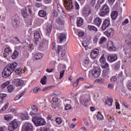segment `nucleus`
Instances as JSON below:
<instances>
[{
    "mask_svg": "<svg viewBox=\"0 0 131 131\" xmlns=\"http://www.w3.org/2000/svg\"><path fill=\"white\" fill-rule=\"evenodd\" d=\"M17 66H18V64L16 62H13L6 66L2 72L3 77L5 78L9 77L13 73L14 70L16 69Z\"/></svg>",
    "mask_w": 131,
    "mask_h": 131,
    "instance_id": "1",
    "label": "nucleus"
},
{
    "mask_svg": "<svg viewBox=\"0 0 131 131\" xmlns=\"http://www.w3.org/2000/svg\"><path fill=\"white\" fill-rule=\"evenodd\" d=\"M32 122L36 126H40L46 124V121L45 119L39 117H34L33 118Z\"/></svg>",
    "mask_w": 131,
    "mask_h": 131,
    "instance_id": "2",
    "label": "nucleus"
},
{
    "mask_svg": "<svg viewBox=\"0 0 131 131\" xmlns=\"http://www.w3.org/2000/svg\"><path fill=\"white\" fill-rule=\"evenodd\" d=\"M100 12L99 13L101 17H104L106 15L109 14V6L107 5H104L101 7L100 10Z\"/></svg>",
    "mask_w": 131,
    "mask_h": 131,
    "instance_id": "3",
    "label": "nucleus"
},
{
    "mask_svg": "<svg viewBox=\"0 0 131 131\" xmlns=\"http://www.w3.org/2000/svg\"><path fill=\"white\" fill-rule=\"evenodd\" d=\"M21 131H33V125L29 122H26L23 125Z\"/></svg>",
    "mask_w": 131,
    "mask_h": 131,
    "instance_id": "4",
    "label": "nucleus"
},
{
    "mask_svg": "<svg viewBox=\"0 0 131 131\" xmlns=\"http://www.w3.org/2000/svg\"><path fill=\"white\" fill-rule=\"evenodd\" d=\"M101 74V70H100V68L97 69L91 70L89 71V76H94V77H99Z\"/></svg>",
    "mask_w": 131,
    "mask_h": 131,
    "instance_id": "5",
    "label": "nucleus"
},
{
    "mask_svg": "<svg viewBox=\"0 0 131 131\" xmlns=\"http://www.w3.org/2000/svg\"><path fill=\"white\" fill-rule=\"evenodd\" d=\"M18 121L17 119L14 120L10 124L9 126H8L9 130L12 131L14 130L15 128H17L18 125Z\"/></svg>",
    "mask_w": 131,
    "mask_h": 131,
    "instance_id": "6",
    "label": "nucleus"
},
{
    "mask_svg": "<svg viewBox=\"0 0 131 131\" xmlns=\"http://www.w3.org/2000/svg\"><path fill=\"white\" fill-rule=\"evenodd\" d=\"M65 4V7L67 10L70 11L72 9H73V6H72V2L71 0H63Z\"/></svg>",
    "mask_w": 131,
    "mask_h": 131,
    "instance_id": "7",
    "label": "nucleus"
},
{
    "mask_svg": "<svg viewBox=\"0 0 131 131\" xmlns=\"http://www.w3.org/2000/svg\"><path fill=\"white\" fill-rule=\"evenodd\" d=\"M100 62L101 63L102 68H108L109 64L106 62V59L104 57V55L102 56L100 59Z\"/></svg>",
    "mask_w": 131,
    "mask_h": 131,
    "instance_id": "8",
    "label": "nucleus"
},
{
    "mask_svg": "<svg viewBox=\"0 0 131 131\" xmlns=\"http://www.w3.org/2000/svg\"><path fill=\"white\" fill-rule=\"evenodd\" d=\"M12 83L15 86H21V85H23L24 84V81L23 80L16 79L13 80Z\"/></svg>",
    "mask_w": 131,
    "mask_h": 131,
    "instance_id": "9",
    "label": "nucleus"
},
{
    "mask_svg": "<svg viewBox=\"0 0 131 131\" xmlns=\"http://www.w3.org/2000/svg\"><path fill=\"white\" fill-rule=\"evenodd\" d=\"M98 55H99V49H95L91 52L90 56L92 59H97V58H98Z\"/></svg>",
    "mask_w": 131,
    "mask_h": 131,
    "instance_id": "10",
    "label": "nucleus"
},
{
    "mask_svg": "<svg viewBox=\"0 0 131 131\" xmlns=\"http://www.w3.org/2000/svg\"><path fill=\"white\" fill-rule=\"evenodd\" d=\"M109 25H110V20L109 19H105L101 27L102 30H106V29L109 27Z\"/></svg>",
    "mask_w": 131,
    "mask_h": 131,
    "instance_id": "11",
    "label": "nucleus"
},
{
    "mask_svg": "<svg viewBox=\"0 0 131 131\" xmlns=\"http://www.w3.org/2000/svg\"><path fill=\"white\" fill-rule=\"evenodd\" d=\"M58 38L60 41V42L62 43V42L66 40V38H67V37H66V35L65 34L60 33L58 36Z\"/></svg>",
    "mask_w": 131,
    "mask_h": 131,
    "instance_id": "12",
    "label": "nucleus"
},
{
    "mask_svg": "<svg viewBox=\"0 0 131 131\" xmlns=\"http://www.w3.org/2000/svg\"><path fill=\"white\" fill-rule=\"evenodd\" d=\"M61 52V56L64 57L66 54V49L63 48L62 46H58L57 49V53H60Z\"/></svg>",
    "mask_w": 131,
    "mask_h": 131,
    "instance_id": "13",
    "label": "nucleus"
},
{
    "mask_svg": "<svg viewBox=\"0 0 131 131\" xmlns=\"http://www.w3.org/2000/svg\"><path fill=\"white\" fill-rule=\"evenodd\" d=\"M107 48L111 52L116 51V47L114 46V43L111 41L107 44Z\"/></svg>",
    "mask_w": 131,
    "mask_h": 131,
    "instance_id": "14",
    "label": "nucleus"
},
{
    "mask_svg": "<svg viewBox=\"0 0 131 131\" xmlns=\"http://www.w3.org/2000/svg\"><path fill=\"white\" fill-rule=\"evenodd\" d=\"M19 24H20V23L18 19V17H14L12 20V25H13V27L14 28H17L18 26H19Z\"/></svg>",
    "mask_w": 131,
    "mask_h": 131,
    "instance_id": "15",
    "label": "nucleus"
},
{
    "mask_svg": "<svg viewBox=\"0 0 131 131\" xmlns=\"http://www.w3.org/2000/svg\"><path fill=\"white\" fill-rule=\"evenodd\" d=\"M107 60L108 62H115V61L117 60V56H116L115 54L109 55L107 57Z\"/></svg>",
    "mask_w": 131,
    "mask_h": 131,
    "instance_id": "16",
    "label": "nucleus"
},
{
    "mask_svg": "<svg viewBox=\"0 0 131 131\" xmlns=\"http://www.w3.org/2000/svg\"><path fill=\"white\" fill-rule=\"evenodd\" d=\"M83 19H82V18L77 17L76 22L77 26H78V27H80V26H82V25H83Z\"/></svg>",
    "mask_w": 131,
    "mask_h": 131,
    "instance_id": "17",
    "label": "nucleus"
},
{
    "mask_svg": "<svg viewBox=\"0 0 131 131\" xmlns=\"http://www.w3.org/2000/svg\"><path fill=\"white\" fill-rule=\"evenodd\" d=\"M94 23L95 25H97V26H101V24H102V19L99 17H97L95 20Z\"/></svg>",
    "mask_w": 131,
    "mask_h": 131,
    "instance_id": "18",
    "label": "nucleus"
},
{
    "mask_svg": "<svg viewBox=\"0 0 131 131\" xmlns=\"http://www.w3.org/2000/svg\"><path fill=\"white\" fill-rule=\"evenodd\" d=\"M113 102V99L111 98H107L104 104L105 105H107V106H112V103Z\"/></svg>",
    "mask_w": 131,
    "mask_h": 131,
    "instance_id": "19",
    "label": "nucleus"
},
{
    "mask_svg": "<svg viewBox=\"0 0 131 131\" xmlns=\"http://www.w3.org/2000/svg\"><path fill=\"white\" fill-rule=\"evenodd\" d=\"M114 32V31L113 30V29L110 28L108 29L106 31L105 33L107 35V36H113V33Z\"/></svg>",
    "mask_w": 131,
    "mask_h": 131,
    "instance_id": "20",
    "label": "nucleus"
},
{
    "mask_svg": "<svg viewBox=\"0 0 131 131\" xmlns=\"http://www.w3.org/2000/svg\"><path fill=\"white\" fill-rule=\"evenodd\" d=\"M52 30V25L49 24L46 28V34L49 36Z\"/></svg>",
    "mask_w": 131,
    "mask_h": 131,
    "instance_id": "21",
    "label": "nucleus"
},
{
    "mask_svg": "<svg viewBox=\"0 0 131 131\" xmlns=\"http://www.w3.org/2000/svg\"><path fill=\"white\" fill-rule=\"evenodd\" d=\"M21 15L24 18H28L29 15L27 13V10L26 8H25L21 10Z\"/></svg>",
    "mask_w": 131,
    "mask_h": 131,
    "instance_id": "22",
    "label": "nucleus"
},
{
    "mask_svg": "<svg viewBox=\"0 0 131 131\" xmlns=\"http://www.w3.org/2000/svg\"><path fill=\"white\" fill-rule=\"evenodd\" d=\"M34 36L35 41H38V40H39V39H40V35L39 34V33L38 32H35L34 33Z\"/></svg>",
    "mask_w": 131,
    "mask_h": 131,
    "instance_id": "23",
    "label": "nucleus"
},
{
    "mask_svg": "<svg viewBox=\"0 0 131 131\" xmlns=\"http://www.w3.org/2000/svg\"><path fill=\"white\" fill-rule=\"evenodd\" d=\"M111 18L113 20H115L118 16V12L117 11H113L111 13Z\"/></svg>",
    "mask_w": 131,
    "mask_h": 131,
    "instance_id": "24",
    "label": "nucleus"
},
{
    "mask_svg": "<svg viewBox=\"0 0 131 131\" xmlns=\"http://www.w3.org/2000/svg\"><path fill=\"white\" fill-rule=\"evenodd\" d=\"M18 55H19V52H18L17 50H15L13 52L11 57L13 60H15V59H17V58H18Z\"/></svg>",
    "mask_w": 131,
    "mask_h": 131,
    "instance_id": "25",
    "label": "nucleus"
},
{
    "mask_svg": "<svg viewBox=\"0 0 131 131\" xmlns=\"http://www.w3.org/2000/svg\"><path fill=\"white\" fill-rule=\"evenodd\" d=\"M38 15L40 17H46L47 16V12L45 10H40L38 12Z\"/></svg>",
    "mask_w": 131,
    "mask_h": 131,
    "instance_id": "26",
    "label": "nucleus"
},
{
    "mask_svg": "<svg viewBox=\"0 0 131 131\" xmlns=\"http://www.w3.org/2000/svg\"><path fill=\"white\" fill-rule=\"evenodd\" d=\"M42 58V55L41 53H37L34 55V58L35 60H39Z\"/></svg>",
    "mask_w": 131,
    "mask_h": 131,
    "instance_id": "27",
    "label": "nucleus"
},
{
    "mask_svg": "<svg viewBox=\"0 0 131 131\" xmlns=\"http://www.w3.org/2000/svg\"><path fill=\"white\" fill-rule=\"evenodd\" d=\"M55 22L59 24V25H64V20L61 19L60 18H58L56 19Z\"/></svg>",
    "mask_w": 131,
    "mask_h": 131,
    "instance_id": "28",
    "label": "nucleus"
},
{
    "mask_svg": "<svg viewBox=\"0 0 131 131\" xmlns=\"http://www.w3.org/2000/svg\"><path fill=\"white\" fill-rule=\"evenodd\" d=\"M40 82L42 84L45 85L47 83V76H44L43 78H42L40 80Z\"/></svg>",
    "mask_w": 131,
    "mask_h": 131,
    "instance_id": "29",
    "label": "nucleus"
},
{
    "mask_svg": "<svg viewBox=\"0 0 131 131\" xmlns=\"http://www.w3.org/2000/svg\"><path fill=\"white\" fill-rule=\"evenodd\" d=\"M88 28L91 31H92V30H93L94 31H98V29H97V28H96V27H95L94 26L90 25V26H88Z\"/></svg>",
    "mask_w": 131,
    "mask_h": 131,
    "instance_id": "30",
    "label": "nucleus"
},
{
    "mask_svg": "<svg viewBox=\"0 0 131 131\" xmlns=\"http://www.w3.org/2000/svg\"><path fill=\"white\" fill-rule=\"evenodd\" d=\"M14 89H15V88L12 85H9L7 86V90L9 93H11L12 91H14Z\"/></svg>",
    "mask_w": 131,
    "mask_h": 131,
    "instance_id": "31",
    "label": "nucleus"
},
{
    "mask_svg": "<svg viewBox=\"0 0 131 131\" xmlns=\"http://www.w3.org/2000/svg\"><path fill=\"white\" fill-rule=\"evenodd\" d=\"M109 74V69H107V70H104L102 72V75L103 76H107Z\"/></svg>",
    "mask_w": 131,
    "mask_h": 131,
    "instance_id": "32",
    "label": "nucleus"
},
{
    "mask_svg": "<svg viewBox=\"0 0 131 131\" xmlns=\"http://www.w3.org/2000/svg\"><path fill=\"white\" fill-rule=\"evenodd\" d=\"M46 46V40L45 39H42L41 40L40 44H39V47L40 48H43Z\"/></svg>",
    "mask_w": 131,
    "mask_h": 131,
    "instance_id": "33",
    "label": "nucleus"
},
{
    "mask_svg": "<svg viewBox=\"0 0 131 131\" xmlns=\"http://www.w3.org/2000/svg\"><path fill=\"white\" fill-rule=\"evenodd\" d=\"M9 107V103H7L4 107L0 110V112H4L6 109H8Z\"/></svg>",
    "mask_w": 131,
    "mask_h": 131,
    "instance_id": "34",
    "label": "nucleus"
},
{
    "mask_svg": "<svg viewBox=\"0 0 131 131\" xmlns=\"http://www.w3.org/2000/svg\"><path fill=\"white\" fill-rule=\"evenodd\" d=\"M120 67V62H117V63H116V64L114 66V69L115 70H118Z\"/></svg>",
    "mask_w": 131,
    "mask_h": 131,
    "instance_id": "35",
    "label": "nucleus"
},
{
    "mask_svg": "<svg viewBox=\"0 0 131 131\" xmlns=\"http://www.w3.org/2000/svg\"><path fill=\"white\" fill-rule=\"evenodd\" d=\"M97 117L98 120H103V119H104V117H103V115L101 114H98L97 115Z\"/></svg>",
    "mask_w": 131,
    "mask_h": 131,
    "instance_id": "36",
    "label": "nucleus"
},
{
    "mask_svg": "<svg viewBox=\"0 0 131 131\" xmlns=\"http://www.w3.org/2000/svg\"><path fill=\"white\" fill-rule=\"evenodd\" d=\"M59 14H58V12H57L56 10H53L52 11V16L54 17V18H56V17H58V15Z\"/></svg>",
    "mask_w": 131,
    "mask_h": 131,
    "instance_id": "37",
    "label": "nucleus"
},
{
    "mask_svg": "<svg viewBox=\"0 0 131 131\" xmlns=\"http://www.w3.org/2000/svg\"><path fill=\"white\" fill-rule=\"evenodd\" d=\"M106 40H107V38H106V37H102L100 39V41H99L100 45H102V43H103V42H105Z\"/></svg>",
    "mask_w": 131,
    "mask_h": 131,
    "instance_id": "38",
    "label": "nucleus"
},
{
    "mask_svg": "<svg viewBox=\"0 0 131 131\" xmlns=\"http://www.w3.org/2000/svg\"><path fill=\"white\" fill-rule=\"evenodd\" d=\"M31 108H32V110H33L34 112H37V111H38V108L36 105H33L31 106Z\"/></svg>",
    "mask_w": 131,
    "mask_h": 131,
    "instance_id": "39",
    "label": "nucleus"
},
{
    "mask_svg": "<svg viewBox=\"0 0 131 131\" xmlns=\"http://www.w3.org/2000/svg\"><path fill=\"white\" fill-rule=\"evenodd\" d=\"M5 52L7 54H10L12 53V49H11V48H10L9 47H8L5 49Z\"/></svg>",
    "mask_w": 131,
    "mask_h": 131,
    "instance_id": "40",
    "label": "nucleus"
},
{
    "mask_svg": "<svg viewBox=\"0 0 131 131\" xmlns=\"http://www.w3.org/2000/svg\"><path fill=\"white\" fill-rule=\"evenodd\" d=\"M55 121L58 124H61V123H62V119L60 117H58L56 119Z\"/></svg>",
    "mask_w": 131,
    "mask_h": 131,
    "instance_id": "41",
    "label": "nucleus"
},
{
    "mask_svg": "<svg viewBox=\"0 0 131 131\" xmlns=\"http://www.w3.org/2000/svg\"><path fill=\"white\" fill-rule=\"evenodd\" d=\"M30 115H31V116H32V117L34 118V117H37V115H38V113H35L33 112H31L30 113Z\"/></svg>",
    "mask_w": 131,
    "mask_h": 131,
    "instance_id": "42",
    "label": "nucleus"
},
{
    "mask_svg": "<svg viewBox=\"0 0 131 131\" xmlns=\"http://www.w3.org/2000/svg\"><path fill=\"white\" fill-rule=\"evenodd\" d=\"M65 73V70H62L60 72L59 79H62L63 76H64V73Z\"/></svg>",
    "mask_w": 131,
    "mask_h": 131,
    "instance_id": "43",
    "label": "nucleus"
},
{
    "mask_svg": "<svg viewBox=\"0 0 131 131\" xmlns=\"http://www.w3.org/2000/svg\"><path fill=\"white\" fill-rule=\"evenodd\" d=\"M88 99H80V103L82 105H84L85 103H88Z\"/></svg>",
    "mask_w": 131,
    "mask_h": 131,
    "instance_id": "44",
    "label": "nucleus"
},
{
    "mask_svg": "<svg viewBox=\"0 0 131 131\" xmlns=\"http://www.w3.org/2000/svg\"><path fill=\"white\" fill-rule=\"evenodd\" d=\"M82 45L83 47H84L85 50H88V43L86 42V41L85 40L83 41Z\"/></svg>",
    "mask_w": 131,
    "mask_h": 131,
    "instance_id": "45",
    "label": "nucleus"
},
{
    "mask_svg": "<svg viewBox=\"0 0 131 131\" xmlns=\"http://www.w3.org/2000/svg\"><path fill=\"white\" fill-rule=\"evenodd\" d=\"M21 71H22V69H21V68L17 69L15 70V72L16 73V74H20L21 73Z\"/></svg>",
    "mask_w": 131,
    "mask_h": 131,
    "instance_id": "46",
    "label": "nucleus"
},
{
    "mask_svg": "<svg viewBox=\"0 0 131 131\" xmlns=\"http://www.w3.org/2000/svg\"><path fill=\"white\" fill-rule=\"evenodd\" d=\"M10 82H6L4 83L3 84H2L1 85V89H5V88L6 86H7V85H8V84H9Z\"/></svg>",
    "mask_w": 131,
    "mask_h": 131,
    "instance_id": "47",
    "label": "nucleus"
},
{
    "mask_svg": "<svg viewBox=\"0 0 131 131\" xmlns=\"http://www.w3.org/2000/svg\"><path fill=\"white\" fill-rule=\"evenodd\" d=\"M72 108V106H71V105L70 104H67L64 107L65 110H70Z\"/></svg>",
    "mask_w": 131,
    "mask_h": 131,
    "instance_id": "48",
    "label": "nucleus"
},
{
    "mask_svg": "<svg viewBox=\"0 0 131 131\" xmlns=\"http://www.w3.org/2000/svg\"><path fill=\"white\" fill-rule=\"evenodd\" d=\"M25 94V91H23L19 95H18V99H20L21 97H23Z\"/></svg>",
    "mask_w": 131,
    "mask_h": 131,
    "instance_id": "49",
    "label": "nucleus"
},
{
    "mask_svg": "<svg viewBox=\"0 0 131 131\" xmlns=\"http://www.w3.org/2000/svg\"><path fill=\"white\" fill-rule=\"evenodd\" d=\"M50 89H51V87H50V86L45 87V88H44L42 90V92H47V91H50Z\"/></svg>",
    "mask_w": 131,
    "mask_h": 131,
    "instance_id": "50",
    "label": "nucleus"
},
{
    "mask_svg": "<svg viewBox=\"0 0 131 131\" xmlns=\"http://www.w3.org/2000/svg\"><path fill=\"white\" fill-rule=\"evenodd\" d=\"M39 90V87H36L35 89H34L33 92L35 94H36V93H38V91Z\"/></svg>",
    "mask_w": 131,
    "mask_h": 131,
    "instance_id": "51",
    "label": "nucleus"
},
{
    "mask_svg": "<svg viewBox=\"0 0 131 131\" xmlns=\"http://www.w3.org/2000/svg\"><path fill=\"white\" fill-rule=\"evenodd\" d=\"M105 81V79H97V82L99 83H103Z\"/></svg>",
    "mask_w": 131,
    "mask_h": 131,
    "instance_id": "52",
    "label": "nucleus"
},
{
    "mask_svg": "<svg viewBox=\"0 0 131 131\" xmlns=\"http://www.w3.org/2000/svg\"><path fill=\"white\" fill-rule=\"evenodd\" d=\"M117 80V78L115 76L113 77L111 79V81H112V82H115V81H116Z\"/></svg>",
    "mask_w": 131,
    "mask_h": 131,
    "instance_id": "53",
    "label": "nucleus"
},
{
    "mask_svg": "<svg viewBox=\"0 0 131 131\" xmlns=\"http://www.w3.org/2000/svg\"><path fill=\"white\" fill-rule=\"evenodd\" d=\"M4 119L7 121H9V120H11V117H10V116L9 115H6L4 117Z\"/></svg>",
    "mask_w": 131,
    "mask_h": 131,
    "instance_id": "54",
    "label": "nucleus"
},
{
    "mask_svg": "<svg viewBox=\"0 0 131 131\" xmlns=\"http://www.w3.org/2000/svg\"><path fill=\"white\" fill-rule=\"evenodd\" d=\"M59 101V99L57 97H53L52 98V101L53 103H57Z\"/></svg>",
    "mask_w": 131,
    "mask_h": 131,
    "instance_id": "55",
    "label": "nucleus"
},
{
    "mask_svg": "<svg viewBox=\"0 0 131 131\" xmlns=\"http://www.w3.org/2000/svg\"><path fill=\"white\" fill-rule=\"evenodd\" d=\"M85 89H93L94 88V85H86L84 86Z\"/></svg>",
    "mask_w": 131,
    "mask_h": 131,
    "instance_id": "56",
    "label": "nucleus"
},
{
    "mask_svg": "<svg viewBox=\"0 0 131 131\" xmlns=\"http://www.w3.org/2000/svg\"><path fill=\"white\" fill-rule=\"evenodd\" d=\"M75 10H78V9H79V5H78L77 2H75Z\"/></svg>",
    "mask_w": 131,
    "mask_h": 131,
    "instance_id": "57",
    "label": "nucleus"
},
{
    "mask_svg": "<svg viewBox=\"0 0 131 131\" xmlns=\"http://www.w3.org/2000/svg\"><path fill=\"white\" fill-rule=\"evenodd\" d=\"M114 85L112 84H108L107 86V88L110 90H113Z\"/></svg>",
    "mask_w": 131,
    "mask_h": 131,
    "instance_id": "58",
    "label": "nucleus"
},
{
    "mask_svg": "<svg viewBox=\"0 0 131 131\" xmlns=\"http://www.w3.org/2000/svg\"><path fill=\"white\" fill-rule=\"evenodd\" d=\"M125 41H126V43H127V45H130V43H131V38H130L128 39H127L125 40Z\"/></svg>",
    "mask_w": 131,
    "mask_h": 131,
    "instance_id": "59",
    "label": "nucleus"
},
{
    "mask_svg": "<svg viewBox=\"0 0 131 131\" xmlns=\"http://www.w3.org/2000/svg\"><path fill=\"white\" fill-rule=\"evenodd\" d=\"M78 36H79V37H80L81 36H83L84 35V33H83L82 32H79L78 33Z\"/></svg>",
    "mask_w": 131,
    "mask_h": 131,
    "instance_id": "60",
    "label": "nucleus"
},
{
    "mask_svg": "<svg viewBox=\"0 0 131 131\" xmlns=\"http://www.w3.org/2000/svg\"><path fill=\"white\" fill-rule=\"evenodd\" d=\"M84 62L86 65H88V64H89V58H86L84 60Z\"/></svg>",
    "mask_w": 131,
    "mask_h": 131,
    "instance_id": "61",
    "label": "nucleus"
},
{
    "mask_svg": "<svg viewBox=\"0 0 131 131\" xmlns=\"http://www.w3.org/2000/svg\"><path fill=\"white\" fill-rule=\"evenodd\" d=\"M93 40L95 43H97V42H98V40H99V39H98V37H95Z\"/></svg>",
    "mask_w": 131,
    "mask_h": 131,
    "instance_id": "62",
    "label": "nucleus"
},
{
    "mask_svg": "<svg viewBox=\"0 0 131 131\" xmlns=\"http://www.w3.org/2000/svg\"><path fill=\"white\" fill-rule=\"evenodd\" d=\"M127 88L129 91H131V82L128 84Z\"/></svg>",
    "mask_w": 131,
    "mask_h": 131,
    "instance_id": "63",
    "label": "nucleus"
},
{
    "mask_svg": "<svg viewBox=\"0 0 131 131\" xmlns=\"http://www.w3.org/2000/svg\"><path fill=\"white\" fill-rule=\"evenodd\" d=\"M41 131H50V128L48 127H44V128L42 129Z\"/></svg>",
    "mask_w": 131,
    "mask_h": 131,
    "instance_id": "64",
    "label": "nucleus"
}]
</instances>
